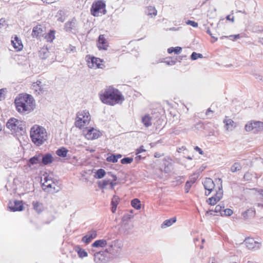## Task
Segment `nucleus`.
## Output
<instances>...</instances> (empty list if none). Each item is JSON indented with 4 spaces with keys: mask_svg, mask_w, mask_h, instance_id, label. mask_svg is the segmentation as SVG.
<instances>
[{
    "mask_svg": "<svg viewBox=\"0 0 263 263\" xmlns=\"http://www.w3.org/2000/svg\"><path fill=\"white\" fill-rule=\"evenodd\" d=\"M99 95L102 103L110 106L122 104L124 100V97L122 93L112 86L102 90Z\"/></svg>",
    "mask_w": 263,
    "mask_h": 263,
    "instance_id": "obj_1",
    "label": "nucleus"
},
{
    "mask_svg": "<svg viewBox=\"0 0 263 263\" xmlns=\"http://www.w3.org/2000/svg\"><path fill=\"white\" fill-rule=\"evenodd\" d=\"M34 99L28 94H25L22 97L15 100V105L18 112L20 113H28L34 109Z\"/></svg>",
    "mask_w": 263,
    "mask_h": 263,
    "instance_id": "obj_2",
    "label": "nucleus"
},
{
    "mask_svg": "<svg viewBox=\"0 0 263 263\" xmlns=\"http://www.w3.org/2000/svg\"><path fill=\"white\" fill-rule=\"evenodd\" d=\"M30 138L36 145H42L47 139L46 129L42 126L34 125L30 130Z\"/></svg>",
    "mask_w": 263,
    "mask_h": 263,
    "instance_id": "obj_3",
    "label": "nucleus"
},
{
    "mask_svg": "<svg viewBox=\"0 0 263 263\" xmlns=\"http://www.w3.org/2000/svg\"><path fill=\"white\" fill-rule=\"evenodd\" d=\"M6 127L16 136H22L25 133V122L13 117L7 121Z\"/></svg>",
    "mask_w": 263,
    "mask_h": 263,
    "instance_id": "obj_4",
    "label": "nucleus"
},
{
    "mask_svg": "<svg viewBox=\"0 0 263 263\" xmlns=\"http://www.w3.org/2000/svg\"><path fill=\"white\" fill-rule=\"evenodd\" d=\"M245 128L248 132H252L255 134L260 133L263 132V122L251 120L245 125Z\"/></svg>",
    "mask_w": 263,
    "mask_h": 263,
    "instance_id": "obj_5",
    "label": "nucleus"
},
{
    "mask_svg": "<svg viewBox=\"0 0 263 263\" xmlns=\"http://www.w3.org/2000/svg\"><path fill=\"white\" fill-rule=\"evenodd\" d=\"M106 4L102 1H98L93 2L90 8L91 14L94 16L99 15V13L105 14L106 10H105Z\"/></svg>",
    "mask_w": 263,
    "mask_h": 263,
    "instance_id": "obj_6",
    "label": "nucleus"
},
{
    "mask_svg": "<svg viewBox=\"0 0 263 263\" xmlns=\"http://www.w3.org/2000/svg\"><path fill=\"white\" fill-rule=\"evenodd\" d=\"M64 29L66 32L77 33L79 31V25L77 19L73 17L64 25Z\"/></svg>",
    "mask_w": 263,
    "mask_h": 263,
    "instance_id": "obj_7",
    "label": "nucleus"
},
{
    "mask_svg": "<svg viewBox=\"0 0 263 263\" xmlns=\"http://www.w3.org/2000/svg\"><path fill=\"white\" fill-rule=\"evenodd\" d=\"M86 58L88 66L90 68H103L104 66L103 64L101 63L102 61L100 58L90 55H87Z\"/></svg>",
    "mask_w": 263,
    "mask_h": 263,
    "instance_id": "obj_8",
    "label": "nucleus"
},
{
    "mask_svg": "<svg viewBox=\"0 0 263 263\" xmlns=\"http://www.w3.org/2000/svg\"><path fill=\"white\" fill-rule=\"evenodd\" d=\"M8 208L11 212H20L22 211L24 209L23 201L17 200L9 201L8 204Z\"/></svg>",
    "mask_w": 263,
    "mask_h": 263,
    "instance_id": "obj_9",
    "label": "nucleus"
},
{
    "mask_svg": "<svg viewBox=\"0 0 263 263\" xmlns=\"http://www.w3.org/2000/svg\"><path fill=\"white\" fill-rule=\"evenodd\" d=\"M244 242L247 248L249 250L254 251L259 249L261 247V243L255 241L252 238H247L244 240Z\"/></svg>",
    "mask_w": 263,
    "mask_h": 263,
    "instance_id": "obj_10",
    "label": "nucleus"
},
{
    "mask_svg": "<svg viewBox=\"0 0 263 263\" xmlns=\"http://www.w3.org/2000/svg\"><path fill=\"white\" fill-rule=\"evenodd\" d=\"M106 247V252L114 254L115 253L117 252L118 250L120 248V244L119 243L118 240H115L111 242L108 241V245Z\"/></svg>",
    "mask_w": 263,
    "mask_h": 263,
    "instance_id": "obj_11",
    "label": "nucleus"
},
{
    "mask_svg": "<svg viewBox=\"0 0 263 263\" xmlns=\"http://www.w3.org/2000/svg\"><path fill=\"white\" fill-rule=\"evenodd\" d=\"M203 184L204 189L209 191L208 194L205 192V195L209 196L215 187V183L211 178H206L203 182Z\"/></svg>",
    "mask_w": 263,
    "mask_h": 263,
    "instance_id": "obj_12",
    "label": "nucleus"
},
{
    "mask_svg": "<svg viewBox=\"0 0 263 263\" xmlns=\"http://www.w3.org/2000/svg\"><path fill=\"white\" fill-rule=\"evenodd\" d=\"M164 172L169 173L173 170V162L172 159L168 156L164 158L163 160Z\"/></svg>",
    "mask_w": 263,
    "mask_h": 263,
    "instance_id": "obj_13",
    "label": "nucleus"
},
{
    "mask_svg": "<svg viewBox=\"0 0 263 263\" xmlns=\"http://www.w3.org/2000/svg\"><path fill=\"white\" fill-rule=\"evenodd\" d=\"M101 135L100 132L93 128L87 129L86 137L89 140H93L98 138Z\"/></svg>",
    "mask_w": 263,
    "mask_h": 263,
    "instance_id": "obj_14",
    "label": "nucleus"
},
{
    "mask_svg": "<svg viewBox=\"0 0 263 263\" xmlns=\"http://www.w3.org/2000/svg\"><path fill=\"white\" fill-rule=\"evenodd\" d=\"M97 232L96 230H91L88 231L87 234L82 238V241L85 243H90L93 239L96 238Z\"/></svg>",
    "mask_w": 263,
    "mask_h": 263,
    "instance_id": "obj_15",
    "label": "nucleus"
},
{
    "mask_svg": "<svg viewBox=\"0 0 263 263\" xmlns=\"http://www.w3.org/2000/svg\"><path fill=\"white\" fill-rule=\"evenodd\" d=\"M41 156V165H47L51 163L53 161V157L52 155L49 153L42 154L40 153Z\"/></svg>",
    "mask_w": 263,
    "mask_h": 263,
    "instance_id": "obj_16",
    "label": "nucleus"
},
{
    "mask_svg": "<svg viewBox=\"0 0 263 263\" xmlns=\"http://www.w3.org/2000/svg\"><path fill=\"white\" fill-rule=\"evenodd\" d=\"M97 45L99 49H107L108 43L104 35L101 34L99 36Z\"/></svg>",
    "mask_w": 263,
    "mask_h": 263,
    "instance_id": "obj_17",
    "label": "nucleus"
},
{
    "mask_svg": "<svg viewBox=\"0 0 263 263\" xmlns=\"http://www.w3.org/2000/svg\"><path fill=\"white\" fill-rule=\"evenodd\" d=\"M108 245V240L102 239L96 240L91 244L92 248H104Z\"/></svg>",
    "mask_w": 263,
    "mask_h": 263,
    "instance_id": "obj_18",
    "label": "nucleus"
},
{
    "mask_svg": "<svg viewBox=\"0 0 263 263\" xmlns=\"http://www.w3.org/2000/svg\"><path fill=\"white\" fill-rule=\"evenodd\" d=\"M215 182L217 184H219V186H218V190L216 191V194L212 196V197H214L215 199L217 198L218 197H220V199L222 198L223 196V190H222V179L220 178H217L215 180Z\"/></svg>",
    "mask_w": 263,
    "mask_h": 263,
    "instance_id": "obj_19",
    "label": "nucleus"
},
{
    "mask_svg": "<svg viewBox=\"0 0 263 263\" xmlns=\"http://www.w3.org/2000/svg\"><path fill=\"white\" fill-rule=\"evenodd\" d=\"M11 43L14 48L17 51H21L23 48L21 40L17 36H15L14 40L11 41Z\"/></svg>",
    "mask_w": 263,
    "mask_h": 263,
    "instance_id": "obj_20",
    "label": "nucleus"
},
{
    "mask_svg": "<svg viewBox=\"0 0 263 263\" xmlns=\"http://www.w3.org/2000/svg\"><path fill=\"white\" fill-rule=\"evenodd\" d=\"M41 156L40 153L30 158L28 161V166H31L36 164H39L41 165Z\"/></svg>",
    "mask_w": 263,
    "mask_h": 263,
    "instance_id": "obj_21",
    "label": "nucleus"
},
{
    "mask_svg": "<svg viewBox=\"0 0 263 263\" xmlns=\"http://www.w3.org/2000/svg\"><path fill=\"white\" fill-rule=\"evenodd\" d=\"M93 256L94 261L96 263H105V258L101 251H99L95 252Z\"/></svg>",
    "mask_w": 263,
    "mask_h": 263,
    "instance_id": "obj_22",
    "label": "nucleus"
},
{
    "mask_svg": "<svg viewBox=\"0 0 263 263\" xmlns=\"http://www.w3.org/2000/svg\"><path fill=\"white\" fill-rule=\"evenodd\" d=\"M78 114V116H80L82 118H83V123L84 124H88L90 120V116L89 114V112L86 110H83L81 112H78L77 113Z\"/></svg>",
    "mask_w": 263,
    "mask_h": 263,
    "instance_id": "obj_23",
    "label": "nucleus"
},
{
    "mask_svg": "<svg viewBox=\"0 0 263 263\" xmlns=\"http://www.w3.org/2000/svg\"><path fill=\"white\" fill-rule=\"evenodd\" d=\"M34 210L37 213H41L44 211V208L43 203L39 201H33L32 203Z\"/></svg>",
    "mask_w": 263,
    "mask_h": 263,
    "instance_id": "obj_24",
    "label": "nucleus"
},
{
    "mask_svg": "<svg viewBox=\"0 0 263 263\" xmlns=\"http://www.w3.org/2000/svg\"><path fill=\"white\" fill-rule=\"evenodd\" d=\"M242 215L245 219H248L255 216V211L250 209L243 212Z\"/></svg>",
    "mask_w": 263,
    "mask_h": 263,
    "instance_id": "obj_25",
    "label": "nucleus"
},
{
    "mask_svg": "<svg viewBox=\"0 0 263 263\" xmlns=\"http://www.w3.org/2000/svg\"><path fill=\"white\" fill-rule=\"evenodd\" d=\"M152 117L147 114L142 118V122L145 127H148L152 125Z\"/></svg>",
    "mask_w": 263,
    "mask_h": 263,
    "instance_id": "obj_26",
    "label": "nucleus"
},
{
    "mask_svg": "<svg viewBox=\"0 0 263 263\" xmlns=\"http://www.w3.org/2000/svg\"><path fill=\"white\" fill-rule=\"evenodd\" d=\"M176 218L175 217H172L169 219H166L163 221L161 224L162 228H165L171 226L173 223L176 222Z\"/></svg>",
    "mask_w": 263,
    "mask_h": 263,
    "instance_id": "obj_27",
    "label": "nucleus"
},
{
    "mask_svg": "<svg viewBox=\"0 0 263 263\" xmlns=\"http://www.w3.org/2000/svg\"><path fill=\"white\" fill-rule=\"evenodd\" d=\"M145 13L147 15L153 17L157 15V11L154 7L150 6L145 9Z\"/></svg>",
    "mask_w": 263,
    "mask_h": 263,
    "instance_id": "obj_28",
    "label": "nucleus"
},
{
    "mask_svg": "<svg viewBox=\"0 0 263 263\" xmlns=\"http://www.w3.org/2000/svg\"><path fill=\"white\" fill-rule=\"evenodd\" d=\"M68 150L64 147H62L58 148L56 151V154L59 157L65 158L67 156Z\"/></svg>",
    "mask_w": 263,
    "mask_h": 263,
    "instance_id": "obj_29",
    "label": "nucleus"
},
{
    "mask_svg": "<svg viewBox=\"0 0 263 263\" xmlns=\"http://www.w3.org/2000/svg\"><path fill=\"white\" fill-rule=\"evenodd\" d=\"M83 118H82L80 116H78V114H77V118L76 119V121L74 123L75 126L79 128H82L84 126H85L86 124H84L83 123Z\"/></svg>",
    "mask_w": 263,
    "mask_h": 263,
    "instance_id": "obj_30",
    "label": "nucleus"
},
{
    "mask_svg": "<svg viewBox=\"0 0 263 263\" xmlns=\"http://www.w3.org/2000/svg\"><path fill=\"white\" fill-rule=\"evenodd\" d=\"M75 250L77 252L78 256L80 258H84L88 256V253L87 252L79 246L76 247Z\"/></svg>",
    "mask_w": 263,
    "mask_h": 263,
    "instance_id": "obj_31",
    "label": "nucleus"
},
{
    "mask_svg": "<svg viewBox=\"0 0 263 263\" xmlns=\"http://www.w3.org/2000/svg\"><path fill=\"white\" fill-rule=\"evenodd\" d=\"M42 32V29L40 27H38L37 26L33 27L32 32V36L33 37H37L41 35Z\"/></svg>",
    "mask_w": 263,
    "mask_h": 263,
    "instance_id": "obj_32",
    "label": "nucleus"
},
{
    "mask_svg": "<svg viewBox=\"0 0 263 263\" xmlns=\"http://www.w3.org/2000/svg\"><path fill=\"white\" fill-rule=\"evenodd\" d=\"M132 206L136 210L141 209V204L140 200L138 198H135L131 201Z\"/></svg>",
    "mask_w": 263,
    "mask_h": 263,
    "instance_id": "obj_33",
    "label": "nucleus"
},
{
    "mask_svg": "<svg viewBox=\"0 0 263 263\" xmlns=\"http://www.w3.org/2000/svg\"><path fill=\"white\" fill-rule=\"evenodd\" d=\"M109 179H105L103 180L99 181L97 182L98 186L100 189H105L106 186L109 184Z\"/></svg>",
    "mask_w": 263,
    "mask_h": 263,
    "instance_id": "obj_34",
    "label": "nucleus"
},
{
    "mask_svg": "<svg viewBox=\"0 0 263 263\" xmlns=\"http://www.w3.org/2000/svg\"><path fill=\"white\" fill-rule=\"evenodd\" d=\"M48 54L49 51L46 48H43L39 51V56L42 59H46L48 57Z\"/></svg>",
    "mask_w": 263,
    "mask_h": 263,
    "instance_id": "obj_35",
    "label": "nucleus"
},
{
    "mask_svg": "<svg viewBox=\"0 0 263 263\" xmlns=\"http://www.w3.org/2000/svg\"><path fill=\"white\" fill-rule=\"evenodd\" d=\"M105 171L102 168H100L97 171L95 177L97 179H101L105 176Z\"/></svg>",
    "mask_w": 263,
    "mask_h": 263,
    "instance_id": "obj_36",
    "label": "nucleus"
},
{
    "mask_svg": "<svg viewBox=\"0 0 263 263\" xmlns=\"http://www.w3.org/2000/svg\"><path fill=\"white\" fill-rule=\"evenodd\" d=\"M224 208V206L223 204H222V205H221L220 204L217 205L215 206L214 210H210L209 211H208L206 212V213L207 214L210 213L211 215H212V212H214L215 213H219V212H220L221 213L222 212V209H223Z\"/></svg>",
    "mask_w": 263,
    "mask_h": 263,
    "instance_id": "obj_37",
    "label": "nucleus"
},
{
    "mask_svg": "<svg viewBox=\"0 0 263 263\" xmlns=\"http://www.w3.org/2000/svg\"><path fill=\"white\" fill-rule=\"evenodd\" d=\"M223 122L225 123V127L227 130H232L234 126V121L231 119L224 120Z\"/></svg>",
    "mask_w": 263,
    "mask_h": 263,
    "instance_id": "obj_38",
    "label": "nucleus"
},
{
    "mask_svg": "<svg viewBox=\"0 0 263 263\" xmlns=\"http://www.w3.org/2000/svg\"><path fill=\"white\" fill-rule=\"evenodd\" d=\"M55 31L50 30L49 32L45 35V39L48 42H51L54 39Z\"/></svg>",
    "mask_w": 263,
    "mask_h": 263,
    "instance_id": "obj_39",
    "label": "nucleus"
},
{
    "mask_svg": "<svg viewBox=\"0 0 263 263\" xmlns=\"http://www.w3.org/2000/svg\"><path fill=\"white\" fill-rule=\"evenodd\" d=\"M242 168L241 164L239 162H235L231 167V171L233 173L240 171Z\"/></svg>",
    "mask_w": 263,
    "mask_h": 263,
    "instance_id": "obj_40",
    "label": "nucleus"
},
{
    "mask_svg": "<svg viewBox=\"0 0 263 263\" xmlns=\"http://www.w3.org/2000/svg\"><path fill=\"white\" fill-rule=\"evenodd\" d=\"M177 60V58H167L165 61H164V63L168 65H174L176 64Z\"/></svg>",
    "mask_w": 263,
    "mask_h": 263,
    "instance_id": "obj_41",
    "label": "nucleus"
},
{
    "mask_svg": "<svg viewBox=\"0 0 263 263\" xmlns=\"http://www.w3.org/2000/svg\"><path fill=\"white\" fill-rule=\"evenodd\" d=\"M220 200V197H218L216 199H215L214 197H210L207 200V202L211 205H215Z\"/></svg>",
    "mask_w": 263,
    "mask_h": 263,
    "instance_id": "obj_42",
    "label": "nucleus"
},
{
    "mask_svg": "<svg viewBox=\"0 0 263 263\" xmlns=\"http://www.w3.org/2000/svg\"><path fill=\"white\" fill-rule=\"evenodd\" d=\"M240 37V35L239 34H235V35H229V36H226V35H224V36H222L220 39H225V38H227V39H229L231 40H237V39H238Z\"/></svg>",
    "mask_w": 263,
    "mask_h": 263,
    "instance_id": "obj_43",
    "label": "nucleus"
},
{
    "mask_svg": "<svg viewBox=\"0 0 263 263\" xmlns=\"http://www.w3.org/2000/svg\"><path fill=\"white\" fill-rule=\"evenodd\" d=\"M133 161V158L132 157H124L121 160V163L123 164H128Z\"/></svg>",
    "mask_w": 263,
    "mask_h": 263,
    "instance_id": "obj_44",
    "label": "nucleus"
},
{
    "mask_svg": "<svg viewBox=\"0 0 263 263\" xmlns=\"http://www.w3.org/2000/svg\"><path fill=\"white\" fill-rule=\"evenodd\" d=\"M106 161L108 162L116 163L118 160L115 154H111L106 158Z\"/></svg>",
    "mask_w": 263,
    "mask_h": 263,
    "instance_id": "obj_45",
    "label": "nucleus"
},
{
    "mask_svg": "<svg viewBox=\"0 0 263 263\" xmlns=\"http://www.w3.org/2000/svg\"><path fill=\"white\" fill-rule=\"evenodd\" d=\"M203 58V55L202 54L199 53H196L195 52H193L191 55V59L193 61L197 60L198 58Z\"/></svg>",
    "mask_w": 263,
    "mask_h": 263,
    "instance_id": "obj_46",
    "label": "nucleus"
},
{
    "mask_svg": "<svg viewBox=\"0 0 263 263\" xmlns=\"http://www.w3.org/2000/svg\"><path fill=\"white\" fill-rule=\"evenodd\" d=\"M233 211L230 209H226L222 211L221 213V216H231L233 214Z\"/></svg>",
    "mask_w": 263,
    "mask_h": 263,
    "instance_id": "obj_47",
    "label": "nucleus"
},
{
    "mask_svg": "<svg viewBox=\"0 0 263 263\" xmlns=\"http://www.w3.org/2000/svg\"><path fill=\"white\" fill-rule=\"evenodd\" d=\"M49 181V179L47 177H45L44 178V182L42 184L43 186H46L48 188H51L52 187V184L51 183L48 182Z\"/></svg>",
    "mask_w": 263,
    "mask_h": 263,
    "instance_id": "obj_48",
    "label": "nucleus"
},
{
    "mask_svg": "<svg viewBox=\"0 0 263 263\" xmlns=\"http://www.w3.org/2000/svg\"><path fill=\"white\" fill-rule=\"evenodd\" d=\"M119 202V198L117 196H114L111 201V205H117L118 204Z\"/></svg>",
    "mask_w": 263,
    "mask_h": 263,
    "instance_id": "obj_49",
    "label": "nucleus"
},
{
    "mask_svg": "<svg viewBox=\"0 0 263 263\" xmlns=\"http://www.w3.org/2000/svg\"><path fill=\"white\" fill-rule=\"evenodd\" d=\"M252 178V174L249 172H247L243 176V179L246 181H250Z\"/></svg>",
    "mask_w": 263,
    "mask_h": 263,
    "instance_id": "obj_50",
    "label": "nucleus"
},
{
    "mask_svg": "<svg viewBox=\"0 0 263 263\" xmlns=\"http://www.w3.org/2000/svg\"><path fill=\"white\" fill-rule=\"evenodd\" d=\"M186 24L188 25L192 26V27L196 28L198 27V23L195 21H191V20H188L186 22Z\"/></svg>",
    "mask_w": 263,
    "mask_h": 263,
    "instance_id": "obj_51",
    "label": "nucleus"
},
{
    "mask_svg": "<svg viewBox=\"0 0 263 263\" xmlns=\"http://www.w3.org/2000/svg\"><path fill=\"white\" fill-rule=\"evenodd\" d=\"M191 186L192 184L191 183V182L186 181L184 186V189L186 193H189Z\"/></svg>",
    "mask_w": 263,
    "mask_h": 263,
    "instance_id": "obj_52",
    "label": "nucleus"
},
{
    "mask_svg": "<svg viewBox=\"0 0 263 263\" xmlns=\"http://www.w3.org/2000/svg\"><path fill=\"white\" fill-rule=\"evenodd\" d=\"M66 12L64 10H60L58 11L57 16H65Z\"/></svg>",
    "mask_w": 263,
    "mask_h": 263,
    "instance_id": "obj_53",
    "label": "nucleus"
},
{
    "mask_svg": "<svg viewBox=\"0 0 263 263\" xmlns=\"http://www.w3.org/2000/svg\"><path fill=\"white\" fill-rule=\"evenodd\" d=\"M109 189L111 190H114L115 186L117 184V183L116 182V181H114V180H112L111 181H109Z\"/></svg>",
    "mask_w": 263,
    "mask_h": 263,
    "instance_id": "obj_54",
    "label": "nucleus"
},
{
    "mask_svg": "<svg viewBox=\"0 0 263 263\" xmlns=\"http://www.w3.org/2000/svg\"><path fill=\"white\" fill-rule=\"evenodd\" d=\"M145 149L144 148V146L143 145L141 146L139 148L136 149V154L138 155L142 152H145Z\"/></svg>",
    "mask_w": 263,
    "mask_h": 263,
    "instance_id": "obj_55",
    "label": "nucleus"
},
{
    "mask_svg": "<svg viewBox=\"0 0 263 263\" xmlns=\"http://www.w3.org/2000/svg\"><path fill=\"white\" fill-rule=\"evenodd\" d=\"M206 33H207L208 34H209L211 36V37L212 38H213V39H214V42H215V41H217L218 38H217V37H215L214 36H213V34L212 33V32H211V30H210V28H208L206 29ZM213 42H214V41H213Z\"/></svg>",
    "mask_w": 263,
    "mask_h": 263,
    "instance_id": "obj_56",
    "label": "nucleus"
},
{
    "mask_svg": "<svg viewBox=\"0 0 263 263\" xmlns=\"http://www.w3.org/2000/svg\"><path fill=\"white\" fill-rule=\"evenodd\" d=\"M76 51V47L71 45H69V47L66 49L67 52H74Z\"/></svg>",
    "mask_w": 263,
    "mask_h": 263,
    "instance_id": "obj_57",
    "label": "nucleus"
},
{
    "mask_svg": "<svg viewBox=\"0 0 263 263\" xmlns=\"http://www.w3.org/2000/svg\"><path fill=\"white\" fill-rule=\"evenodd\" d=\"M182 50V48L179 46L174 47V51L175 54H178Z\"/></svg>",
    "mask_w": 263,
    "mask_h": 263,
    "instance_id": "obj_58",
    "label": "nucleus"
},
{
    "mask_svg": "<svg viewBox=\"0 0 263 263\" xmlns=\"http://www.w3.org/2000/svg\"><path fill=\"white\" fill-rule=\"evenodd\" d=\"M194 149L196 151L198 152L200 155H203L204 154L203 151L197 146H195Z\"/></svg>",
    "mask_w": 263,
    "mask_h": 263,
    "instance_id": "obj_59",
    "label": "nucleus"
},
{
    "mask_svg": "<svg viewBox=\"0 0 263 263\" xmlns=\"http://www.w3.org/2000/svg\"><path fill=\"white\" fill-rule=\"evenodd\" d=\"M131 217H132L131 215H129L128 214H125L123 216L122 220L123 221L127 220V219L131 218Z\"/></svg>",
    "mask_w": 263,
    "mask_h": 263,
    "instance_id": "obj_60",
    "label": "nucleus"
},
{
    "mask_svg": "<svg viewBox=\"0 0 263 263\" xmlns=\"http://www.w3.org/2000/svg\"><path fill=\"white\" fill-rule=\"evenodd\" d=\"M5 19L4 18H2L0 19V29L2 28L5 26Z\"/></svg>",
    "mask_w": 263,
    "mask_h": 263,
    "instance_id": "obj_61",
    "label": "nucleus"
},
{
    "mask_svg": "<svg viewBox=\"0 0 263 263\" xmlns=\"http://www.w3.org/2000/svg\"><path fill=\"white\" fill-rule=\"evenodd\" d=\"M135 158V160L138 163L141 159H144V157H142L141 155H138Z\"/></svg>",
    "mask_w": 263,
    "mask_h": 263,
    "instance_id": "obj_62",
    "label": "nucleus"
},
{
    "mask_svg": "<svg viewBox=\"0 0 263 263\" xmlns=\"http://www.w3.org/2000/svg\"><path fill=\"white\" fill-rule=\"evenodd\" d=\"M42 85V82L41 81L38 80L36 82V83H34L33 87H35L36 86H37L38 87H41Z\"/></svg>",
    "mask_w": 263,
    "mask_h": 263,
    "instance_id": "obj_63",
    "label": "nucleus"
},
{
    "mask_svg": "<svg viewBox=\"0 0 263 263\" xmlns=\"http://www.w3.org/2000/svg\"><path fill=\"white\" fill-rule=\"evenodd\" d=\"M6 91V88L0 89V101L2 100V98L4 92Z\"/></svg>",
    "mask_w": 263,
    "mask_h": 263,
    "instance_id": "obj_64",
    "label": "nucleus"
}]
</instances>
